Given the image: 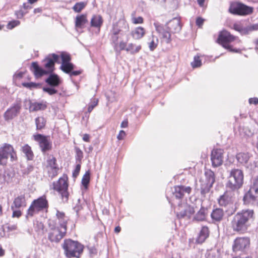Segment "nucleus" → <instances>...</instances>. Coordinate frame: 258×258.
Wrapping results in <instances>:
<instances>
[{
  "label": "nucleus",
  "mask_w": 258,
  "mask_h": 258,
  "mask_svg": "<svg viewBox=\"0 0 258 258\" xmlns=\"http://www.w3.org/2000/svg\"><path fill=\"white\" fill-rule=\"evenodd\" d=\"M224 216V212L221 208L214 209L211 214V217L214 223L220 222L223 219Z\"/></svg>",
  "instance_id": "4be33fe9"
},
{
  "label": "nucleus",
  "mask_w": 258,
  "mask_h": 258,
  "mask_svg": "<svg viewBox=\"0 0 258 258\" xmlns=\"http://www.w3.org/2000/svg\"><path fill=\"white\" fill-rule=\"evenodd\" d=\"M33 138L35 141L38 143L41 151L43 154L51 149L52 144L48 140V137L38 134L33 135Z\"/></svg>",
  "instance_id": "f8f14e48"
},
{
  "label": "nucleus",
  "mask_w": 258,
  "mask_h": 258,
  "mask_svg": "<svg viewBox=\"0 0 258 258\" xmlns=\"http://www.w3.org/2000/svg\"><path fill=\"white\" fill-rule=\"evenodd\" d=\"M154 26L160 38L166 43H169L171 41V33H178L181 29L180 19L177 18H173L167 22L165 25L156 22H154Z\"/></svg>",
  "instance_id": "f03ea898"
},
{
  "label": "nucleus",
  "mask_w": 258,
  "mask_h": 258,
  "mask_svg": "<svg viewBox=\"0 0 258 258\" xmlns=\"http://www.w3.org/2000/svg\"><path fill=\"white\" fill-rule=\"evenodd\" d=\"M9 156L11 161H15L17 159L13 147L10 144L5 143L0 147V165H6Z\"/></svg>",
  "instance_id": "6e6552de"
},
{
  "label": "nucleus",
  "mask_w": 258,
  "mask_h": 258,
  "mask_svg": "<svg viewBox=\"0 0 258 258\" xmlns=\"http://www.w3.org/2000/svg\"><path fill=\"white\" fill-rule=\"evenodd\" d=\"M248 29V34H249V32L254 31V30H258V24H253L250 26H247Z\"/></svg>",
  "instance_id": "6e6d98bb"
},
{
  "label": "nucleus",
  "mask_w": 258,
  "mask_h": 258,
  "mask_svg": "<svg viewBox=\"0 0 258 258\" xmlns=\"http://www.w3.org/2000/svg\"><path fill=\"white\" fill-rule=\"evenodd\" d=\"M46 107L47 106L44 102H31L29 110L30 111H37L45 110Z\"/></svg>",
  "instance_id": "c756f323"
},
{
  "label": "nucleus",
  "mask_w": 258,
  "mask_h": 258,
  "mask_svg": "<svg viewBox=\"0 0 258 258\" xmlns=\"http://www.w3.org/2000/svg\"><path fill=\"white\" fill-rule=\"evenodd\" d=\"M209 230L207 226H203L196 239V242L203 243L209 236Z\"/></svg>",
  "instance_id": "393cba45"
},
{
  "label": "nucleus",
  "mask_w": 258,
  "mask_h": 258,
  "mask_svg": "<svg viewBox=\"0 0 258 258\" xmlns=\"http://www.w3.org/2000/svg\"><path fill=\"white\" fill-rule=\"evenodd\" d=\"M90 180V173L89 171L86 172L82 179V184L85 188H87Z\"/></svg>",
  "instance_id": "e433bc0d"
},
{
  "label": "nucleus",
  "mask_w": 258,
  "mask_h": 258,
  "mask_svg": "<svg viewBox=\"0 0 258 258\" xmlns=\"http://www.w3.org/2000/svg\"><path fill=\"white\" fill-rule=\"evenodd\" d=\"M81 169V165L78 164L76 165V168L73 173V176L74 177H76L79 174Z\"/></svg>",
  "instance_id": "5fc2aeb1"
},
{
  "label": "nucleus",
  "mask_w": 258,
  "mask_h": 258,
  "mask_svg": "<svg viewBox=\"0 0 258 258\" xmlns=\"http://www.w3.org/2000/svg\"><path fill=\"white\" fill-rule=\"evenodd\" d=\"M48 203L45 196H41L32 201L27 210V217H33L40 212L47 211Z\"/></svg>",
  "instance_id": "423d86ee"
},
{
  "label": "nucleus",
  "mask_w": 258,
  "mask_h": 258,
  "mask_svg": "<svg viewBox=\"0 0 258 258\" xmlns=\"http://www.w3.org/2000/svg\"><path fill=\"white\" fill-rule=\"evenodd\" d=\"M254 219V213L253 210H242L233 216L231 221L232 228L234 231L244 233Z\"/></svg>",
  "instance_id": "f257e3e1"
},
{
  "label": "nucleus",
  "mask_w": 258,
  "mask_h": 258,
  "mask_svg": "<svg viewBox=\"0 0 258 258\" xmlns=\"http://www.w3.org/2000/svg\"><path fill=\"white\" fill-rule=\"evenodd\" d=\"M184 206V209L186 212L187 217L189 218L190 216L195 213L194 208L187 204H183Z\"/></svg>",
  "instance_id": "79ce46f5"
},
{
  "label": "nucleus",
  "mask_w": 258,
  "mask_h": 258,
  "mask_svg": "<svg viewBox=\"0 0 258 258\" xmlns=\"http://www.w3.org/2000/svg\"><path fill=\"white\" fill-rule=\"evenodd\" d=\"M233 28L235 31L239 32L241 35L248 34L247 27H243L240 24H234Z\"/></svg>",
  "instance_id": "f704fd0d"
},
{
  "label": "nucleus",
  "mask_w": 258,
  "mask_h": 258,
  "mask_svg": "<svg viewBox=\"0 0 258 258\" xmlns=\"http://www.w3.org/2000/svg\"><path fill=\"white\" fill-rule=\"evenodd\" d=\"M133 22L134 24H142L143 23V18L142 17L133 18Z\"/></svg>",
  "instance_id": "4d7b16f0"
},
{
  "label": "nucleus",
  "mask_w": 258,
  "mask_h": 258,
  "mask_svg": "<svg viewBox=\"0 0 258 258\" xmlns=\"http://www.w3.org/2000/svg\"><path fill=\"white\" fill-rule=\"evenodd\" d=\"M249 104H253L255 105H256L258 104V98L254 97V98H250L249 99Z\"/></svg>",
  "instance_id": "e2e57ef3"
},
{
  "label": "nucleus",
  "mask_w": 258,
  "mask_h": 258,
  "mask_svg": "<svg viewBox=\"0 0 258 258\" xmlns=\"http://www.w3.org/2000/svg\"><path fill=\"white\" fill-rule=\"evenodd\" d=\"M109 35L110 36V41L112 43L114 44V48L116 51H118L117 50V41L119 38V35H114L113 34H109Z\"/></svg>",
  "instance_id": "a19ab883"
},
{
  "label": "nucleus",
  "mask_w": 258,
  "mask_h": 258,
  "mask_svg": "<svg viewBox=\"0 0 258 258\" xmlns=\"http://www.w3.org/2000/svg\"><path fill=\"white\" fill-rule=\"evenodd\" d=\"M48 77L45 80V82L50 87H57L61 83L58 76L56 74L50 73Z\"/></svg>",
  "instance_id": "b1692460"
},
{
  "label": "nucleus",
  "mask_w": 258,
  "mask_h": 258,
  "mask_svg": "<svg viewBox=\"0 0 258 258\" xmlns=\"http://www.w3.org/2000/svg\"><path fill=\"white\" fill-rule=\"evenodd\" d=\"M121 30L118 26L117 24H113L112 26V28L110 31L111 34H113L114 35H122Z\"/></svg>",
  "instance_id": "c03bdc74"
},
{
  "label": "nucleus",
  "mask_w": 258,
  "mask_h": 258,
  "mask_svg": "<svg viewBox=\"0 0 258 258\" xmlns=\"http://www.w3.org/2000/svg\"><path fill=\"white\" fill-rule=\"evenodd\" d=\"M207 209L202 207L194 217L193 220L197 221H204L206 220L207 216Z\"/></svg>",
  "instance_id": "bb28decb"
},
{
  "label": "nucleus",
  "mask_w": 258,
  "mask_h": 258,
  "mask_svg": "<svg viewBox=\"0 0 258 258\" xmlns=\"http://www.w3.org/2000/svg\"><path fill=\"white\" fill-rule=\"evenodd\" d=\"M191 64L194 68L200 67L202 64V62L200 57L199 56H195L194 57V61L191 63Z\"/></svg>",
  "instance_id": "a18cd8bd"
},
{
  "label": "nucleus",
  "mask_w": 258,
  "mask_h": 258,
  "mask_svg": "<svg viewBox=\"0 0 258 258\" xmlns=\"http://www.w3.org/2000/svg\"><path fill=\"white\" fill-rule=\"evenodd\" d=\"M250 244L249 238L247 237H238L234 241L232 246L233 251H242L248 247Z\"/></svg>",
  "instance_id": "f3484780"
},
{
  "label": "nucleus",
  "mask_w": 258,
  "mask_h": 258,
  "mask_svg": "<svg viewBox=\"0 0 258 258\" xmlns=\"http://www.w3.org/2000/svg\"><path fill=\"white\" fill-rule=\"evenodd\" d=\"M181 207L183 208V210H181L180 212H178L177 213V216L178 218H183L185 217H187L186 216V212L184 209V205H181Z\"/></svg>",
  "instance_id": "603ef678"
},
{
  "label": "nucleus",
  "mask_w": 258,
  "mask_h": 258,
  "mask_svg": "<svg viewBox=\"0 0 258 258\" xmlns=\"http://www.w3.org/2000/svg\"><path fill=\"white\" fill-rule=\"evenodd\" d=\"M87 23L88 20L86 15L82 14L76 17L75 26L77 28H83Z\"/></svg>",
  "instance_id": "cd10ccee"
},
{
  "label": "nucleus",
  "mask_w": 258,
  "mask_h": 258,
  "mask_svg": "<svg viewBox=\"0 0 258 258\" xmlns=\"http://www.w3.org/2000/svg\"><path fill=\"white\" fill-rule=\"evenodd\" d=\"M67 229L52 227L48 233V238L52 242L58 243L65 236Z\"/></svg>",
  "instance_id": "2eb2a0df"
},
{
  "label": "nucleus",
  "mask_w": 258,
  "mask_h": 258,
  "mask_svg": "<svg viewBox=\"0 0 258 258\" xmlns=\"http://www.w3.org/2000/svg\"><path fill=\"white\" fill-rule=\"evenodd\" d=\"M98 99H93L92 100H91V102L89 104L88 108V111L89 112H91L92 110L94 109V108L97 106L98 104Z\"/></svg>",
  "instance_id": "09e8293b"
},
{
  "label": "nucleus",
  "mask_w": 258,
  "mask_h": 258,
  "mask_svg": "<svg viewBox=\"0 0 258 258\" xmlns=\"http://www.w3.org/2000/svg\"><path fill=\"white\" fill-rule=\"evenodd\" d=\"M8 230L9 231H13L17 229V224H8L7 227Z\"/></svg>",
  "instance_id": "13d9d810"
},
{
  "label": "nucleus",
  "mask_w": 258,
  "mask_h": 258,
  "mask_svg": "<svg viewBox=\"0 0 258 258\" xmlns=\"http://www.w3.org/2000/svg\"><path fill=\"white\" fill-rule=\"evenodd\" d=\"M35 124L36 126V130H40L45 127L46 120L43 117H38L35 119Z\"/></svg>",
  "instance_id": "473e14b6"
},
{
  "label": "nucleus",
  "mask_w": 258,
  "mask_h": 258,
  "mask_svg": "<svg viewBox=\"0 0 258 258\" xmlns=\"http://www.w3.org/2000/svg\"><path fill=\"white\" fill-rule=\"evenodd\" d=\"M46 167L49 168L48 173L51 177L55 176L57 174L59 170L56 163V159L52 155H48L46 160Z\"/></svg>",
  "instance_id": "a211bd4d"
},
{
  "label": "nucleus",
  "mask_w": 258,
  "mask_h": 258,
  "mask_svg": "<svg viewBox=\"0 0 258 258\" xmlns=\"http://www.w3.org/2000/svg\"><path fill=\"white\" fill-rule=\"evenodd\" d=\"M158 39L157 37L152 35V40L149 44L150 50L151 51L154 50L157 46L158 44Z\"/></svg>",
  "instance_id": "ea45409f"
},
{
  "label": "nucleus",
  "mask_w": 258,
  "mask_h": 258,
  "mask_svg": "<svg viewBox=\"0 0 258 258\" xmlns=\"http://www.w3.org/2000/svg\"><path fill=\"white\" fill-rule=\"evenodd\" d=\"M211 160L213 167L221 166L223 162V151L221 149L213 150L211 153Z\"/></svg>",
  "instance_id": "6ab92c4d"
},
{
  "label": "nucleus",
  "mask_w": 258,
  "mask_h": 258,
  "mask_svg": "<svg viewBox=\"0 0 258 258\" xmlns=\"http://www.w3.org/2000/svg\"><path fill=\"white\" fill-rule=\"evenodd\" d=\"M125 133L124 131H123V130H121L119 133V134L118 135L117 138V139L119 140H122L124 137H125Z\"/></svg>",
  "instance_id": "680f3d73"
},
{
  "label": "nucleus",
  "mask_w": 258,
  "mask_h": 258,
  "mask_svg": "<svg viewBox=\"0 0 258 258\" xmlns=\"http://www.w3.org/2000/svg\"><path fill=\"white\" fill-rule=\"evenodd\" d=\"M90 23L92 27L100 28L103 23L102 18L100 15H93Z\"/></svg>",
  "instance_id": "7c9ffc66"
},
{
  "label": "nucleus",
  "mask_w": 258,
  "mask_h": 258,
  "mask_svg": "<svg viewBox=\"0 0 258 258\" xmlns=\"http://www.w3.org/2000/svg\"><path fill=\"white\" fill-rule=\"evenodd\" d=\"M141 49V45L136 46L133 43H130L125 49V50L130 52L131 54H135L139 52Z\"/></svg>",
  "instance_id": "72a5a7b5"
},
{
  "label": "nucleus",
  "mask_w": 258,
  "mask_h": 258,
  "mask_svg": "<svg viewBox=\"0 0 258 258\" xmlns=\"http://www.w3.org/2000/svg\"><path fill=\"white\" fill-rule=\"evenodd\" d=\"M22 85L27 88H40L41 85L39 83H36L33 82L30 83H23Z\"/></svg>",
  "instance_id": "37998d69"
},
{
  "label": "nucleus",
  "mask_w": 258,
  "mask_h": 258,
  "mask_svg": "<svg viewBox=\"0 0 258 258\" xmlns=\"http://www.w3.org/2000/svg\"><path fill=\"white\" fill-rule=\"evenodd\" d=\"M26 13V12H24L23 10H20L16 12L15 14L18 19H21L23 18L24 15Z\"/></svg>",
  "instance_id": "bf43d9fd"
},
{
  "label": "nucleus",
  "mask_w": 258,
  "mask_h": 258,
  "mask_svg": "<svg viewBox=\"0 0 258 258\" xmlns=\"http://www.w3.org/2000/svg\"><path fill=\"white\" fill-rule=\"evenodd\" d=\"M191 191V188L190 186L178 185L174 187L172 193L175 199L180 200L182 199L186 194L189 195Z\"/></svg>",
  "instance_id": "aec40b11"
},
{
  "label": "nucleus",
  "mask_w": 258,
  "mask_h": 258,
  "mask_svg": "<svg viewBox=\"0 0 258 258\" xmlns=\"http://www.w3.org/2000/svg\"><path fill=\"white\" fill-rule=\"evenodd\" d=\"M56 216L58 220V222L60 228L62 229H67V225L68 223V218L67 216H66L64 213L57 210Z\"/></svg>",
  "instance_id": "a878e982"
},
{
  "label": "nucleus",
  "mask_w": 258,
  "mask_h": 258,
  "mask_svg": "<svg viewBox=\"0 0 258 258\" xmlns=\"http://www.w3.org/2000/svg\"><path fill=\"white\" fill-rule=\"evenodd\" d=\"M244 205H258V176L254 179L252 185L243 198Z\"/></svg>",
  "instance_id": "0eeeda50"
},
{
  "label": "nucleus",
  "mask_w": 258,
  "mask_h": 258,
  "mask_svg": "<svg viewBox=\"0 0 258 258\" xmlns=\"http://www.w3.org/2000/svg\"><path fill=\"white\" fill-rule=\"evenodd\" d=\"M243 173L239 169H233L228 177V181L226 183L227 189L232 191H236L240 189L243 184Z\"/></svg>",
  "instance_id": "20e7f679"
},
{
  "label": "nucleus",
  "mask_w": 258,
  "mask_h": 258,
  "mask_svg": "<svg viewBox=\"0 0 258 258\" xmlns=\"http://www.w3.org/2000/svg\"><path fill=\"white\" fill-rule=\"evenodd\" d=\"M59 58V55L55 53L50 54L42 60L45 70L40 67L37 62L32 63L30 70L36 78H39L53 72L55 63L58 62Z\"/></svg>",
  "instance_id": "7ed1b4c3"
},
{
  "label": "nucleus",
  "mask_w": 258,
  "mask_h": 258,
  "mask_svg": "<svg viewBox=\"0 0 258 258\" xmlns=\"http://www.w3.org/2000/svg\"><path fill=\"white\" fill-rule=\"evenodd\" d=\"M34 227L39 234H43L44 225L41 222L36 221L34 224Z\"/></svg>",
  "instance_id": "4c0bfd02"
},
{
  "label": "nucleus",
  "mask_w": 258,
  "mask_h": 258,
  "mask_svg": "<svg viewBox=\"0 0 258 258\" xmlns=\"http://www.w3.org/2000/svg\"><path fill=\"white\" fill-rule=\"evenodd\" d=\"M234 191L227 189L218 199L219 205L225 207L232 205L234 200Z\"/></svg>",
  "instance_id": "4468645a"
},
{
  "label": "nucleus",
  "mask_w": 258,
  "mask_h": 258,
  "mask_svg": "<svg viewBox=\"0 0 258 258\" xmlns=\"http://www.w3.org/2000/svg\"><path fill=\"white\" fill-rule=\"evenodd\" d=\"M62 247L64 250L67 257H76L79 258L83 252L84 246L78 242L71 239L65 240Z\"/></svg>",
  "instance_id": "39448f33"
},
{
  "label": "nucleus",
  "mask_w": 258,
  "mask_h": 258,
  "mask_svg": "<svg viewBox=\"0 0 258 258\" xmlns=\"http://www.w3.org/2000/svg\"><path fill=\"white\" fill-rule=\"evenodd\" d=\"M60 68L65 73L69 74L74 70V66L73 63L69 62L61 64Z\"/></svg>",
  "instance_id": "c9c22d12"
},
{
  "label": "nucleus",
  "mask_w": 258,
  "mask_h": 258,
  "mask_svg": "<svg viewBox=\"0 0 258 258\" xmlns=\"http://www.w3.org/2000/svg\"><path fill=\"white\" fill-rule=\"evenodd\" d=\"M86 6L85 2L77 3L73 7V10L76 13L80 12Z\"/></svg>",
  "instance_id": "58836bf2"
},
{
  "label": "nucleus",
  "mask_w": 258,
  "mask_h": 258,
  "mask_svg": "<svg viewBox=\"0 0 258 258\" xmlns=\"http://www.w3.org/2000/svg\"><path fill=\"white\" fill-rule=\"evenodd\" d=\"M204 22V19L201 17H198L196 20V25L198 26L199 27H201L203 25Z\"/></svg>",
  "instance_id": "052dcab7"
},
{
  "label": "nucleus",
  "mask_w": 258,
  "mask_h": 258,
  "mask_svg": "<svg viewBox=\"0 0 258 258\" xmlns=\"http://www.w3.org/2000/svg\"><path fill=\"white\" fill-rule=\"evenodd\" d=\"M21 151L25 155L27 160H33L34 158V154L30 146H29L28 144H25L21 147Z\"/></svg>",
  "instance_id": "c85d7f7f"
},
{
  "label": "nucleus",
  "mask_w": 258,
  "mask_h": 258,
  "mask_svg": "<svg viewBox=\"0 0 258 258\" xmlns=\"http://www.w3.org/2000/svg\"><path fill=\"white\" fill-rule=\"evenodd\" d=\"M145 33V29L142 27H138L132 32V36L136 39H140L144 36Z\"/></svg>",
  "instance_id": "2f4dec72"
},
{
  "label": "nucleus",
  "mask_w": 258,
  "mask_h": 258,
  "mask_svg": "<svg viewBox=\"0 0 258 258\" xmlns=\"http://www.w3.org/2000/svg\"><path fill=\"white\" fill-rule=\"evenodd\" d=\"M250 157L248 153L240 152L236 155V158L239 163L249 168L248 161Z\"/></svg>",
  "instance_id": "5701e85b"
},
{
  "label": "nucleus",
  "mask_w": 258,
  "mask_h": 258,
  "mask_svg": "<svg viewBox=\"0 0 258 258\" xmlns=\"http://www.w3.org/2000/svg\"><path fill=\"white\" fill-rule=\"evenodd\" d=\"M26 206V201L24 195H21L15 198L11 205V209H21Z\"/></svg>",
  "instance_id": "412c9836"
},
{
  "label": "nucleus",
  "mask_w": 258,
  "mask_h": 258,
  "mask_svg": "<svg viewBox=\"0 0 258 258\" xmlns=\"http://www.w3.org/2000/svg\"><path fill=\"white\" fill-rule=\"evenodd\" d=\"M83 157V152L79 148H76V159L77 161L80 162Z\"/></svg>",
  "instance_id": "49530a36"
},
{
  "label": "nucleus",
  "mask_w": 258,
  "mask_h": 258,
  "mask_svg": "<svg viewBox=\"0 0 258 258\" xmlns=\"http://www.w3.org/2000/svg\"><path fill=\"white\" fill-rule=\"evenodd\" d=\"M236 37L231 35L230 32L223 30L219 34L218 41L219 43L221 44L223 47L233 52L239 53L241 50L239 49H232L231 46L228 43L233 41Z\"/></svg>",
  "instance_id": "1a4fd4ad"
},
{
  "label": "nucleus",
  "mask_w": 258,
  "mask_h": 258,
  "mask_svg": "<svg viewBox=\"0 0 258 258\" xmlns=\"http://www.w3.org/2000/svg\"><path fill=\"white\" fill-rule=\"evenodd\" d=\"M20 24L19 21L14 20L10 22L7 25V28L9 29H12L15 27L18 26Z\"/></svg>",
  "instance_id": "3c124183"
},
{
  "label": "nucleus",
  "mask_w": 258,
  "mask_h": 258,
  "mask_svg": "<svg viewBox=\"0 0 258 258\" xmlns=\"http://www.w3.org/2000/svg\"><path fill=\"white\" fill-rule=\"evenodd\" d=\"M206 183L202 184L201 194L205 195L208 193L210 188L212 187L215 181V174L211 170H208L205 171Z\"/></svg>",
  "instance_id": "ddd939ff"
},
{
  "label": "nucleus",
  "mask_w": 258,
  "mask_h": 258,
  "mask_svg": "<svg viewBox=\"0 0 258 258\" xmlns=\"http://www.w3.org/2000/svg\"><path fill=\"white\" fill-rule=\"evenodd\" d=\"M33 168H34V167L32 165H28L27 166L26 170L24 173H26L27 174H29V173H30L31 171H33Z\"/></svg>",
  "instance_id": "338daca9"
},
{
  "label": "nucleus",
  "mask_w": 258,
  "mask_h": 258,
  "mask_svg": "<svg viewBox=\"0 0 258 258\" xmlns=\"http://www.w3.org/2000/svg\"><path fill=\"white\" fill-rule=\"evenodd\" d=\"M81 73V71H72L69 74H70V76L71 77L72 76H78L79 75H80V74Z\"/></svg>",
  "instance_id": "69168bd1"
},
{
  "label": "nucleus",
  "mask_w": 258,
  "mask_h": 258,
  "mask_svg": "<svg viewBox=\"0 0 258 258\" xmlns=\"http://www.w3.org/2000/svg\"><path fill=\"white\" fill-rule=\"evenodd\" d=\"M54 87H43V91L47 92L48 94L52 95L57 93V90L54 88Z\"/></svg>",
  "instance_id": "de8ad7c7"
},
{
  "label": "nucleus",
  "mask_w": 258,
  "mask_h": 258,
  "mask_svg": "<svg viewBox=\"0 0 258 258\" xmlns=\"http://www.w3.org/2000/svg\"><path fill=\"white\" fill-rule=\"evenodd\" d=\"M21 109V102L17 101L5 112L4 114L5 119L7 121L13 119L18 115L20 112Z\"/></svg>",
  "instance_id": "dca6fc26"
},
{
  "label": "nucleus",
  "mask_w": 258,
  "mask_h": 258,
  "mask_svg": "<svg viewBox=\"0 0 258 258\" xmlns=\"http://www.w3.org/2000/svg\"><path fill=\"white\" fill-rule=\"evenodd\" d=\"M12 210L13 211L12 217L19 218L22 215L21 209H12Z\"/></svg>",
  "instance_id": "864d4df0"
},
{
  "label": "nucleus",
  "mask_w": 258,
  "mask_h": 258,
  "mask_svg": "<svg viewBox=\"0 0 258 258\" xmlns=\"http://www.w3.org/2000/svg\"><path fill=\"white\" fill-rule=\"evenodd\" d=\"M126 44V42L120 41L119 44V50H125Z\"/></svg>",
  "instance_id": "0e129e2a"
},
{
  "label": "nucleus",
  "mask_w": 258,
  "mask_h": 258,
  "mask_svg": "<svg viewBox=\"0 0 258 258\" xmlns=\"http://www.w3.org/2000/svg\"><path fill=\"white\" fill-rule=\"evenodd\" d=\"M253 8L242 3L234 2L230 4L229 12L233 14L245 16L250 14L253 12Z\"/></svg>",
  "instance_id": "9b49d317"
},
{
  "label": "nucleus",
  "mask_w": 258,
  "mask_h": 258,
  "mask_svg": "<svg viewBox=\"0 0 258 258\" xmlns=\"http://www.w3.org/2000/svg\"><path fill=\"white\" fill-rule=\"evenodd\" d=\"M83 140L85 142H89L90 141V136L88 134H85L83 135Z\"/></svg>",
  "instance_id": "774afa93"
},
{
  "label": "nucleus",
  "mask_w": 258,
  "mask_h": 258,
  "mask_svg": "<svg viewBox=\"0 0 258 258\" xmlns=\"http://www.w3.org/2000/svg\"><path fill=\"white\" fill-rule=\"evenodd\" d=\"M53 189L57 191L61 195L63 202L66 203L68 201L69 194L68 191V184L67 177H60L56 182L53 183Z\"/></svg>",
  "instance_id": "9d476101"
},
{
  "label": "nucleus",
  "mask_w": 258,
  "mask_h": 258,
  "mask_svg": "<svg viewBox=\"0 0 258 258\" xmlns=\"http://www.w3.org/2000/svg\"><path fill=\"white\" fill-rule=\"evenodd\" d=\"M61 58L62 62L61 64L67 63L70 62V61L71 60L70 56L67 53H62L61 54Z\"/></svg>",
  "instance_id": "8fccbe9b"
}]
</instances>
